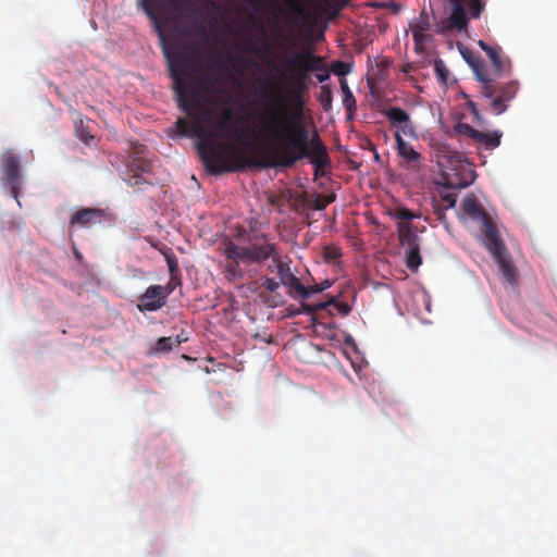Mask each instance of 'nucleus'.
<instances>
[{
  "label": "nucleus",
  "mask_w": 557,
  "mask_h": 557,
  "mask_svg": "<svg viewBox=\"0 0 557 557\" xmlns=\"http://www.w3.org/2000/svg\"><path fill=\"white\" fill-rule=\"evenodd\" d=\"M320 286L323 288V290L327 289L329 287H331L332 283L330 280H324L323 282L319 283Z\"/></svg>",
  "instance_id": "a18cd8bd"
},
{
  "label": "nucleus",
  "mask_w": 557,
  "mask_h": 557,
  "mask_svg": "<svg viewBox=\"0 0 557 557\" xmlns=\"http://www.w3.org/2000/svg\"><path fill=\"white\" fill-rule=\"evenodd\" d=\"M315 72V78L318 79L319 83L323 84L324 82L330 79V73L329 70L326 69V64L324 61L323 69L317 70Z\"/></svg>",
  "instance_id": "e433bc0d"
},
{
  "label": "nucleus",
  "mask_w": 557,
  "mask_h": 557,
  "mask_svg": "<svg viewBox=\"0 0 557 557\" xmlns=\"http://www.w3.org/2000/svg\"><path fill=\"white\" fill-rule=\"evenodd\" d=\"M468 108L470 109V112L475 111L478 109L475 102L473 101L468 102Z\"/></svg>",
  "instance_id": "49530a36"
},
{
  "label": "nucleus",
  "mask_w": 557,
  "mask_h": 557,
  "mask_svg": "<svg viewBox=\"0 0 557 557\" xmlns=\"http://www.w3.org/2000/svg\"><path fill=\"white\" fill-rule=\"evenodd\" d=\"M323 257L325 261H336L342 257L341 248L335 245L325 246L323 249Z\"/></svg>",
  "instance_id": "c85d7f7f"
},
{
  "label": "nucleus",
  "mask_w": 557,
  "mask_h": 557,
  "mask_svg": "<svg viewBox=\"0 0 557 557\" xmlns=\"http://www.w3.org/2000/svg\"><path fill=\"white\" fill-rule=\"evenodd\" d=\"M280 285V281H276L274 277H264L261 283V287L270 293H275Z\"/></svg>",
  "instance_id": "473e14b6"
},
{
  "label": "nucleus",
  "mask_w": 557,
  "mask_h": 557,
  "mask_svg": "<svg viewBox=\"0 0 557 557\" xmlns=\"http://www.w3.org/2000/svg\"><path fill=\"white\" fill-rule=\"evenodd\" d=\"M163 256L169 268L170 276H172V281H175L180 275L177 258L170 248L163 252Z\"/></svg>",
  "instance_id": "4be33fe9"
},
{
  "label": "nucleus",
  "mask_w": 557,
  "mask_h": 557,
  "mask_svg": "<svg viewBox=\"0 0 557 557\" xmlns=\"http://www.w3.org/2000/svg\"><path fill=\"white\" fill-rule=\"evenodd\" d=\"M462 58L465 61L469 64V66L472 69L475 78L481 82L484 77L487 76L486 74V64L481 59L480 55L473 53L471 50L465 48L461 50Z\"/></svg>",
  "instance_id": "f3484780"
},
{
  "label": "nucleus",
  "mask_w": 557,
  "mask_h": 557,
  "mask_svg": "<svg viewBox=\"0 0 557 557\" xmlns=\"http://www.w3.org/2000/svg\"><path fill=\"white\" fill-rule=\"evenodd\" d=\"M108 218L107 212L100 208H81L70 220V227L90 228L96 224L103 223Z\"/></svg>",
  "instance_id": "9b49d317"
},
{
  "label": "nucleus",
  "mask_w": 557,
  "mask_h": 557,
  "mask_svg": "<svg viewBox=\"0 0 557 557\" xmlns=\"http://www.w3.org/2000/svg\"><path fill=\"white\" fill-rule=\"evenodd\" d=\"M478 45L486 53L488 58L495 54L500 49V47H492L483 40H479Z\"/></svg>",
  "instance_id": "4c0bfd02"
},
{
  "label": "nucleus",
  "mask_w": 557,
  "mask_h": 557,
  "mask_svg": "<svg viewBox=\"0 0 557 557\" xmlns=\"http://www.w3.org/2000/svg\"><path fill=\"white\" fill-rule=\"evenodd\" d=\"M182 343V339L174 337H160L156 344V350L161 352H168L172 350L173 347L178 346Z\"/></svg>",
  "instance_id": "b1692460"
},
{
  "label": "nucleus",
  "mask_w": 557,
  "mask_h": 557,
  "mask_svg": "<svg viewBox=\"0 0 557 557\" xmlns=\"http://www.w3.org/2000/svg\"><path fill=\"white\" fill-rule=\"evenodd\" d=\"M225 273H226V278L230 281H235L237 278L243 277V272L239 268L238 261H228L225 264Z\"/></svg>",
  "instance_id": "cd10ccee"
},
{
  "label": "nucleus",
  "mask_w": 557,
  "mask_h": 557,
  "mask_svg": "<svg viewBox=\"0 0 557 557\" xmlns=\"http://www.w3.org/2000/svg\"><path fill=\"white\" fill-rule=\"evenodd\" d=\"M319 101L325 112L332 110L333 96L330 86L322 85Z\"/></svg>",
  "instance_id": "393cba45"
},
{
  "label": "nucleus",
  "mask_w": 557,
  "mask_h": 557,
  "mask_svg": "<svg viewBox=\"0 0 557 557\" xmlns=\"http://www.w3.org/2000/svg\"><path fill=\"white\" fill-rule=\"evenodd\" d=\"M384 115L389 121L392 127L396 129L395 134H399V136L417 137L410 115L404 109L392 107L384 111Z\"/></svg>",
  "instance_id": "9d476101"
},
{
  "label": "nucleus",
  "mask_w": 557,
  "mask_h": 557,
  "mask_svg": "<svg viewBox=\"0 0 557 557\" xmlns=\"http://www.w3.org/2000/svg\"><path fill=\"white\" fill-rule=\"evenodd\" d=\"M253 120L260 133L271 141L260 166L288 169L302 159H310L313 165L331 166L327 149L319 135L309 139L300 109L267 106Z\"/></svg>",
  "instance_id": "f03ea898"
},
{
  "label": "nucleus",
  "mask_w": 557,
  "mask_h": 557,
  "mask_svg": "<svg viewBox=\"0 0 557 557\" xmlns=\"http://www.w3.org/2000/svg\"><path fill=\"white\" fill-rule=\"evenodd\" d=\"M285 67L288 72L286 79L288 82V88L284 90V98L294 106L289 110H299L302 112L304 101L301 99L302 94L308 89L309 74L317 70L323 69V59L312 52H295L286 59ZM267 106L271 103H264L262 106V113ZM272 107H285L281 102Z\"/></svg>",
  "instance_id": "20e7f679"
},
{
  "label": "nucleus",
  "mask_w": 557,
  "mask_h": 557,
  "mask_svg": "<svg viewBox=\"0 0 557 557\" xmlns=\"http://www.w3.org/2000/svg\"><path fill=\"white\" fill-rule=\"evenodd\" d=\"M436 163L441 169V184L451 189H462L474 182L475 173L463 154L448 145H440L436 150Z\"/></svg>",
  "instance_id": "39448f33"
},
{
  "label": "nucleus",
  "mask_w": 557,
  "mask_h": 557,
  "mask_svg": "<svg viewBox=\"0 0 557 557\" xmlns=\"http://www.w3.org/2000/svg\"><path fill=\"white\" fill-rule=\"evenodd\" d=\"M283 1L293 13H295L297 15H301L304 13V8L298 0H283ZM274 8H276V3L274 4L273 8H270L269 10L274 9Z\"/></svg>",
  "instance_id": "72a5a7b5"
},
{
  "label": "nucleus",
  "mask_w": 557,
  "mask_h": 557,
  "mask_svg": "<svg viewBox=\"0 0 557 557\" xmlns=\"http://www.w3.org/2000/svg\"><path fill=\"white\" fill-rule=\"evenodd\" d=\"M399 243L406 250V265L411 272H417L422 263L419 237L409 223L398 222Z\"/></svg>",
  "instance_id": "0eeeda50"
},
{
  "label": "nucleus",
  "mask_w": 557,
  "mask_h": 557,
  "mask_svg": "<svg viewBox=\"0 0 557 557\" xmlns=\"http://www.w3.org/2000/svg\"><path fill=\"white\" fill-rule=\"evenodd\" d=\"M249 7L256 11L260 12L262 9L273 8L275 4V0H246Z\"/></svg>",
  "instance_id": "7c9ffc66"
},
{
  "label": "nucleus",
  "mask_w": 557,
  "mask_h": 557,
  "mask_svg": "<svg viewBox=\"0 0 557 557\" xmlns=\"http://www.w3.org/2000/svg\"><path fill=\"white\" fill-rule=\"evenodd\" d=\"M450 3L453 5V11L448 18L449 28L457 29V30L467 29L468 24H469V18L467 16V12H466L463 3L460 0L450 1Z\"/></svg>",
  "instance_id": "2eb2a0df"
},
{
  "label": "nucleus",
  "mask_w": 557,
  "mask_h": 557,
  "mask_svg": "<svg viewBox=\"0 0 557 557\" xmlns=\"http://www.w3.org/2000/svg\"><path fill=\"white\" fill-rule=\"evenodd\" d=\"M423 38H424V35H423V33H422V32H418V30H414V32H413V39H414V42H416L417 45H418V44H420V42H422Z\"/></svg>",
  "instance_id": "c03bdc74"
},
{
  "label": "nucleus",
  "mask_w": 557,
  "mask_h": 557,
  "mask_svg": "<svg viewBox=\"0 0 557 557\" xmlns=\"http://www.w3.org/2000/svg\"><path fill=\"white\" fill-rule=\"evenodd\" d=\"M329 306H334L342 315H347L350 311V308L348 305H346L344 302H336L334 298H330L326 301H320V302H314V304H307V302L301 304L302 310L306 313H310V314H313L321 310H324Z\"/></svg>",
  "instance_id": "dca6fc26"
},
{
  "label": "nucleus",
  "mask_w": 557,
  "mask_h": 557,
  "mask_svg": "<svg viewBox=\"0 0 557 557\" xmlns=\"http://www.w3.org/2000/svg\"><path fill=\"white\" fill-rule=\"evenodd\" d=\"M455 129L458 134L469 136L473 139L476 138V134L479 133V131L474 129L472 126H470L469 124H466V123H459L455 127Z\"/></svg>",
  "instance_id": "2f4dec72"
},
{
  "label": "nucleus",
  "mask_w": 557,
  "mask_h": 557,
  "mask_svg": "<svg viewBox=\"0 0 557 557\" xmlns=\"http://www.w3.org/2000/svg\"><path fill=\"white\" fill-rule=\"evenodd\" d=\"M488 59L492 63V67L486 65V74L488 78H507L511 75V61L508 57L504 55L502 48Z\"/></svg>",
  "instance_id": "ddd939ff"
},
{
  "label": "nucleus",
  "mask_w": 557,
  "mask_h": 557,
  "mask_svg": "<svg viewBox=\"0 0 557 557\" xmlns=\"http://www.w3.org/2000/svg\"><path fill=\"white\" fill-rule=\"evenodd\" d=\"M471 114L476 119L479 120L480 119V112H479V109H476L475 111H472Z\"/></svg>",
  "instance_id": "de8ad7c7"
},
{
  "label": "nucleus",
  "mask_w": 557,
  "mask_h": 557,
  "mask_svg": "<svg viewBox=\"0 0 557 557\" xmlns=\"http://www.w3.org/2000/svg\"><path fill=\"white\" fill-rule=\"evenodd\" d=\"M75 131L77 137L85 144H89L94 139V136L90 134L88 127L85 126L83 119L75 121Z\"/></svg>",
  "instance_id": "a878e982"
},
{
  "label": "nucleus",
  "mask_w": 557,
  "mask_h": 557,
  "mask_svg": "<svg viewBox=\"0 0 557 557\" xmlns=\"http://www.w3.org/2000/svg\"><path fill=\"white\" fill-rule=\"evenodd\" d=\"M331 166H318L314 165V176H324L327 173V169Z\"/></svg>",
  "instance_id": "79ce46f5"
},
{
  "label": "nucleus",
  "mask_w": 557,
  "mask_h": 557,
  "mask_svg": "<svg viewBox=\"0 0 557 557\" xmlns=\"http://www.w3.org/2000/svg\"><path fill=\"white\" fill-rule=\"evenodd\" d=\"M461 210L470 220L480 222L484 234V246L498 265L503 280L510 286H516L519 276L518 269L490 214L473 195H467L462 199Z\"/></svg>",
  "instance_id": "7ed1b4c3"
},
{
  "label": "nucleus",
  "mask_w": 557,
  "mask_h": 557,
  "mask_svg": "<svg viewBox=\"0 0 557 557\" xmlns=\"http://www.w3.org/2000/svg\"><path fill=\"white\" fill-rule=\"evenodd\" d=\"M138 7L151 21L158 34L162 52L169 64L177 106L188 117L177 119L175 125L178 134L198 139V153L211 174L234 172L245 164L260 165L261 161H251L244 156L236 157L235 163L228 160L225 154L227 146L219 144V139L231 138L246 146H249V143L243 141L238 135L237 120L231 109H223L216 119H213L212 111L205 107L208 99L203 95L215 91L221 86V81L212 74L191 77L186 72L189 64L188 57L184 52H175L172 40L166 35V30H170L182 38H208L207 29L201 22L181 24V18H186L197 11L195 0H139Z\"/></svg>",
  "instance_id": "f257e3e1"
},
{
  "label": "nucleus",
  "mask_w": 557,
  "mask_h": 557,
  "mask_svg": "<svg viewBox=\"0 0 557 557\" xmlns=\"http://www.w3.org/2000/svg\"><path fill=\"white\" fill-rule=\"evenodd\" d=\"M484 77L480 82V94L495 115L503 114L518 94L520 84L516 79Z\"/></svg>",
  "instance_id": "423d86ee"
},
{
  "label": "nucleus",
  "mask_w": 557,
  "mask_h": 557,
  "mask_svg": "<svg viewBox=\"0 0 557 557\" xmlns=\"http://www.w3.org/2000/svg\"><path fill=\"white\" fill-rule=\"evenodd\" d=\"M396 149L398 154L408 163H417L421 160V154L414 148L406 143L403 136L395 134Z\"/></svg>",
  "instance_id": "a211bd4d"
},
{
  "label": "nucleus",
  "mask_w": 557,
  "mask_h": 557,
  "mask_svg": "<svg viewBox=\"0 0 557 557\" xmlns=\"http://www.w3.org/2000/svg\"><path fill=\"white\" fill-rule=\"evenodd\" d=\"M434 72L438 83H447L449 71L443 60L437 59L434 61Z\"/></svg>",
  "instance_id": "bb28decb"
},
{
  "label": "nucleus",
  "mask_w": 557,
  "mask_h": 557,
  "mask_svg": "<svg viewBox=\"0 0 557 557\" xmlns=\"http://www.w3.org/2000/svg\"><path fill=\"white\" fill-rule=\"evenodd\" d=\"M331 71L337 76H345L351 71V65L343 61H335L331 64Z\"/></svg>",
  "instance_id": "c756f323"
},
{
  "label": "nucleus",
  "mask_w": 557,
  "mask_h": 557,
  "mask_svg": "<svg viewBox=\"0 0 557 557\" xmlns=\"http://www.w3.org/2000/svg\"><path fill=\"white\" fill-rule=\"evenodd\" d=\"M396 216L400 220L399 222L409 223L408 221L416 218V214L407 208H400L396 212Z\"/></svg>",
  "instance_id": "f704fd0d"
},
{
  "label": "nucleus",
  "mask_w": 557,
  "mask_h": 557,
  "mask_svg": "<svg viewBox=\"0 0 557 557\" xmlns=\"http://www.w3.org/2000/svg\"><path fill=\"white\" fill-rule=\"evenodd\" d=\"M178 284H181L180 276L175 281H172V276H170V282L168 283L166 287H164L166 296L171 294Z\"/></svg>",
  "instance_id": "a19ab883"
},
{
  "label": "nucleus",
  "mask_w": 557,
  "mask_h": 557,
  "mask_svg": "<svg viewBox=\"0 0 557 557\" xmlns=\"http://www.w3.org/2000/svg\"><path fill=\"white\" fill-rule=\"evenodd\" d=\"M442 199L447 205L448 208H454L457 203V195L454 193H447L442 195Z\"/></svg>",
  "instance_id": "ea45409f"
},
{
  "label": "nucleus",
  "mask_w": 557,
  "mask_h": 557,
  "mask_svg": "<svg viewBox=\"0 0 557 557\" xmlns=\"http://www.w3.org/2000/svg\"><path fill=\"white\" fill-rule=\"evenodd\" d=\"M175 338L182 339V342H185L187 339L186 337H183L181 335H177Z\"/></svg>",
  "instance_id": "3c124183"
},
{
  "label": "nucleus",
  "mask_w": 557,
  "mask_h": 557,
  "mask_svg": "<svg viewBox=\"0 0 557 557\" xmlns=\"http://www.w3.org/2000/svg\"><path fill=\"white\" fill-rule=\"evenodd\" d=\"M132 168H137L138 170L143 171V172H148L150 171L151 169V164L149 161L147 160H134L131 164Z\"/></svg>",
  "instance_id": "58836bf2"
},
{
  "label": "nucleus",
  "mask_w": 557,
  "mask_h": 557,
  "mask_svg": "<svg viewBox=\"0 0 557 557\" xmlns=\"http://www.w3.org/2000/svg\"><path fill=\"white\" fill-rule=\"evenodd\" d=\"M339 84H341V89H342V92L344 96L343 104L349 112L348 117H350L357 108L356 98H355L352 91L350 90L346 79L342 78L339 81Z\"/></svg>",
  "instance_id": "6ab92c4d"
},
{
  "label": "nucleus",
  "mask_w": 557,
  "mask_h": 557,
  "mask_svg": "<svg viewBox=\"0 0 557 557\" xmlns=\"http://www.w3.org/2000/svg\"><path fill=\"white\" fill-rule=\"evenodd\" d=\"M336 199V195L334 193L326 195V196H315L309 203L310 208L322 211L324 210L330 203L334 202Z\"/></svg>",
  "instance_id": "5701e85b"
},
{
  "label": "nucleus",
  "mask_w": 557,
  "mask_h": 557,
  "mask_svg": "<svg viewBox=\"0 0 557 557\" xmlns=\"http://www.w3.org/2000/svg\"><path fill=\"white\" fill-rule=\"evenodd\" d=\"M223 253L228 261L246 260V247H240L232 242L225 245Z\"/></svg>",
  "instance_id": "aec40b11"
},
{
  "label": "nucleus",
  "mask_w": 557,
  "mask_h": 557,
  "mask_svg": "<svg viewBox=\"0 0 557 557\" xmlns=\"http://www.w3.org/2000/svg\"><path fill=\"white\" fill-rule=\"evenodd\" d=\"M134 178H135V183H134V184H136V185H137V184H140V183H141V181H140V177H139V176L135 175V176H134Z\"/></svg>",
  "instance_id": "8fccbe9b"
},
{
  "label": "nucleus",
  "mask_w": 557,
  "mask_h": 557,
  "mask_svg": "<svg viewBox=\"0 0 557 557\" xmlns=\"http://www.w3.org/2000/svg\"><path fill=\"white\" fill-rule=\"evenodd\" d=\"M1 170L5 182L10 186L12 196L17 199L22 174L20 170V159L11 150H7L0 158Z\"/></svg>",
  "instance_id": "6e6552de"
},
{
  "label": "nucleus",
  "mask_w": 557,
  "mask_h": 557,
  "mask_svg": "<svg viewBox=\"0 0 557 557\" xmlns=\"http://www.w3.org/2000/svg\"><path fill=\"white\" fill-rule=\"evenodd\" d=\"M166 299L165 289L161 285L149 286L139 298L138 309L144 311H156L164 306Z\"/></svg>",
  "instance_id": "f8f14e48"
},
{
  "label": "nucleus",
  "mask_w": 557,
  "mask_h": 557,
  "mask_svg": "<svg viewBox=\"0 0 557 557\" xmlns=\"http://www.w3.org/2000/svg\"><path fill=\"white\" fill-rule=\"evenodd\" d=\"M304 289L306 292V296H299L298 299H308L313 294H318V293H322L323 292V288L320 286V284H314L312 286H305L304 285Z\"/></svg>",
  "instance_id": "c9c22d12"
},
{
  "label": "nucleus",
  "mask_w": 557,
  "mask_h": 557,
  "mask_svg": "<svg viewBox=\"0 0 557 557\" xmlns=\"http://www.w3.org/2000/svg\"><path fill=\"white\" fill-rule=\"evenodd\" d=\"M500 138L502 133L498 131H495L492 134H485L479 131L474 140L484 144L488 149H494L500 145Z\"/></svg>",
  "instance_id": "412c9836"
},
{
  "label": "nucleus",
  "mask_w": 557,
  "mask_h": 557,
  "mask_svg": "<svg viewBox=\"0 0 557 557\" xmlns=\"http://www.w3.org/2000/svg\"><path fill=\"white\" fill-rule=\"evenodd\" d=\"M75 257H76L77 259H81V258H82V255H81L78 251H75Z\"/></svg>",
  "instance_id": "603ef678"
},
{
  "label": "nucleus",
  "mask_w": 557,
  "mask_h": 557,
  "mask_svg": "<svg viewBox=\"0 0 557 557\" xmlns=\"http://www.w3.org/2000/svg\"><path fill=\"white\" fill-rule=\"evenodd\" d=\"M275 271L280 278L281 285L288 288V295L298 299L299 296H306V292L304 289V285L300 283L299 278L290 271L289 264L284 262L281 257L277 260H274Z\"/></svg>",
  "instance_id": "1a4fd4ad"
},
{
  "label": "nucleus",
  "mask_w": 557,
  "mask_h": 557,
  "mask_svg": "<svg viewBox=\"0 0 557 557\" xmlns=\"http://www.w3.org/2000/svg\"><path fill=\"white\" fill-rule=\"evenodd\" d=\"M248 132H249L251 135L256 136V137H259V135H260L259 133H256L253 129H250V128L248 129Z\"/></svg>",
  "instance_id": "09e8293b"
},
{
  "label": "nucleus",
  "mask_w": 557,
  "mask_h": 557,
  "mask_svg": "<svg viewBox=\"0 0 557 557\" xmlns=\"http://www.w3.org/2000/svg\"><path fill=\"white\" fill-rule=\"evenodd\" d=\"M268 96H269L268 87H267V85H263L262 88L260 89V91L258 92V98H259V100H263V99L268 98Z\"/></svg>",
  "instance_id": "37998d69"
},
{
  "label": "nucleus",
  "mask_w": 557,
  "mask_h": 557,
  "mask_svg": "<svg viewBox=\"0 0 557 557\" xmlns=\"http://www.w3.org/2000/svg\"><path fill=\"white\" fill-rule=\"evenodd\" d=\"M278 253L274 244L257 245L252 244L246 247V260L250 262L261 263L268 259L277 260Z\"/></svg>",
  "instance_id": "4468645a"
}]
</instances>
